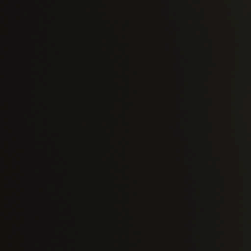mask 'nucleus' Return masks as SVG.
<instances>
[{
  "mask_svg": "<svg viewBox=\"0 0 251 251\" xmlns=\"http://www.w3.org/2000/svg\"><path fill=\"white\" fill-rule=\"evenodd\" d=\"M12 0V10L13 12H15L17 10L16 5H15V0Z\"/></svg>",
  "mask_w": 251,
  "mask_h": 251,
  "instance_id": "f257e3e1",
  "label": "nucleus"
},
{
  "mask_svg": "<svg viewBox=\"0 0 251 251\" xmlns=\"http://www.w3.org/2000/svg\"><path fill=\"white\" fill-rule=\"evenodd\" d=\"M13 228H14V234H15V231H16V230L17 229V227L15 224H13Z\"/></svg>",
  "mask_w": 251,
  "mask_h": 251,
  "instance_id": "f03ea898",
  "label": "nucleus"
},
{
  "mask_svg": "<svg viewBox=\"0 0 251 251\" xmlns=\"http://www.w3.org/2000/svg\"><path fill=\"white\" fill-rule=\"evenodd\" d=\"M11 183H12V186H14V187L17 186L16 184L14 181L12 180Z\"/></svg>",
  "mask_w": 251,
  "mask_h": 251,
  "instance_id": "7ed1b4c3",
  "label": "nucleus"
},
{
  "mask_svg": "<svg viewBox=\"0 0 251 251\" xmlns=\"http://www.w3.org/2000/svg\"><path fill=\"white\" fill-rule=\"evenodd\" d=\"M15 198H16V196H15V195L14 194V197H13V198L12 199V202H13V203H15Z\"/></svg>",
  "mask_w": 251,
  "mask_h": 251,
  "instance_id": "20e7f679",
  "label": "nucleus"
},
{
  "mask_svg": "<svg viewBox=\"0 0 251 251\" xmlns=\"http://www.w3.org/2000/svg\"><path fill=\"white\" fill-rule=\"evenodd\" d=\"M13 212H14V213H15V214H17V213L16 211L15 210V209H14V210H13Z\"/></svg>",
  "mask_w": 251,
  "mask_h": 251,
  "instance_id": "39448f33",
  "label": "nucleus"
},
{
  "mask_svg": "<svg viewBox=\"0 0 251 251\" xmlns=\"http://www.w3.org/2000/svg\"><path fill=\"white\" fill-rule=\"evenodd\" d=\"M13 19H14V20H15V16H14V17H13Z\"/></svg>",
  "mask_w": 251,
  "mask_h": 251,
  "instance_id": "423d86ee",
  "label": "nucleus"
}]
</instances>
